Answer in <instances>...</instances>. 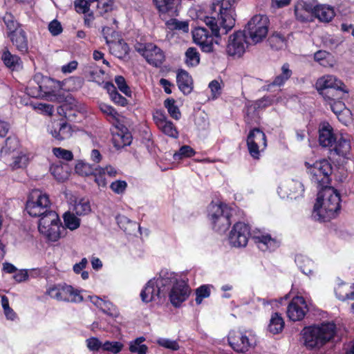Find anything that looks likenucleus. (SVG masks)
Segmentation results:
<instances>
[{
    "label": "nucleus",
    "mask_w": 354,
    "mask_h": 354,
    "mask_svg": "<svg viewBox=\"0 0 354 354\" xmlns=\"http://www.w3.org/2000/svg\"><path fill=\"white\" fill-rule=\"evenodd\" d=\"M240 0H212L210 15L203 21L210 29L196 26L192 30L193 41L203 53L214 52V44H218L221 34H227L235 26L236 6Z\"/></svg>",
    "instance_id": "obj_1"
},
{
    "label": "nucleus",
    "mask_w": 354,
    "mask_h": 354,
    "mask_svg": "<svg viewBox=\"0 0 354 354\" xmlns=\"http://www.w3.org/2000/svg\"><path fill=\"white\" fill-rule=\"evenodd\" d=\"M340 203V194L333 187L329 185L320 188L314 205L313 216L319 221L334 218L341 208Z\"/></svg>",
    "instance_id": "obj_2"
},
{
    "label": "nucleus",
    "mask_w": 354,
    "mask_h": 354,
    "mask_svg": "<svg viewBox=\"0 0 354 354\" xmlns=\"http://www.w3.org/2000/svg\"><path fill=\"white\" fill-rule=\"evenodd\" d=\"M337 327L333 322H323L302 330L304 345L308 351H318L335 337Z\"/></svg>",
    "instance_id": "obj_3"
},
{
    "label": "nucleus",
    "mask_w": 354,
    "mask_h": 354,
    "mask_svg": "<svg viewBox=\"0 0 354 354\" xmlns=\"http://www.w3.org/2000/svg\"><path fill=\"white\" fill-rule=\"evenodd\" d=\"M176 280L173 273L162 271L158 278L150 279L141 290L140 298L145 303L160 300L165 297L170 285Z\"/></svg>",
    "instance_id": "obj_4"
},
{
    "label": "nucleus",
    "mask_w": 354,
    "mask_h": 354,
    "mask_svg": "<svg viewBox=\"0 0 354 354\" xmlns=\"http://www.w3.org/2000/svg\"><path fill=\"white\" fill-rule=\"evenodd\" d=\"M6 27V35L12 45L21 54L28 52V39L23 25L10 12H6L3 17Z\"/></svg>",
    "instance_id": "obj_5"
},
{
    "label": "nucleus",
    "mask_w": 354,
    "mask_h": 354,
    "mask_svg": "<svg viewBox=\"0 0 354 354\" xmlns=\"http://www.w3.org/2000/svg\"><path fill=\"white\" fill-rule=\"evenodd\" d=\"M234 209L227 205L212 203L207 207V217L212 229L218 232H226L232 224Z\"/></svg>",
    "instance_id": "obj_6"
},
{
    "label": "nucleus",
    "mask_w": 354,
    "mask_h": 354,
    "mask_svg": "<svg viewBox=\"0 0 354 354\" xmlns=\"http://www.w3.org/2000/svg\"><path fill=\"white\" fill-rule=\"evenodd\" d=\"M270 21L266 15H256L253 16L245 26L242 32L253 44L262 41L268 35Z\"/></svg>",
    "instance_id": "obj_7"
},
{
    "label": "nucleus",
    "mask_w": 354,
    "mask_h": 354,
    "mask_svg": "<svg viewBox=\"0 0 354 354\" xmlns=\"http://www.w3.org/2000/svg\"><path fill=\"white\" fill-rule=\"evenodd\" d=\"M46 294L58 301L80 303L83 301L81 290L74 288L66 283L54 284L47 288Z\"/></svg>",
    "instance_id": "obj_8"
},
{
    "label": "nucleus",
    "mask_w": 354,
    "mask_h": 354,
    "mask_svg": "<svg viewBox=\"0 0 354 354\" xmlns=\"http://www.w3.org/2000/svg\"><path fill=\"white\" fill-rule=\"evenodd\" d=\"M310 179L319 189L328 187L331 183L333 166L326 159L316 161L309 169Z\"/></svg>",
    "instance_id": "obj_9"
},
{
    "label": "nucleus",
    "mask_w": 354,
    "mask_h": 354,
    "mask_svg": "<svg viewBox=\"0 0 354 354\" xmlns=\"http://www.w3.org/2000/svg\"><path fill=\"white\" fill-rule=\"evenodd\" d=\"M49 196L40 190L33 191L26 203V210L32 217H39L50 209Z\"/></svg>",
    "instance_id": "obj_10"
},
{
    "label": "nucleus",
    "mask_w": 354,
    "mask_h": 354,
    "mask_svg": "<svg viewBox=\"0 0 354 354\" xmlns=\"http://www.w3.org/2000/svg\"><path fill=\"white\" fill-rule=\"evenodd\" d=\"M136 50L149 64L154 67L160 68L165 61L164 51L153 43L138 44Z\"/></svg>",
    "instance_id": "obj_11"
},
{
    "label": "nucleus",
    "mask_w": 354,
    "mask_h": 354,
    "mask_svg": "<svg viewBox=\"0 0 354 354\" xmlns=\"http://www.w3.org/2000/svg\"><path fill=\"white\" fill-rule=\"evenodd\" d=\"M246 144L249 154L254 160H259L261 151L267 147V139L265 133L258 127L252 129L246 139Z\"/></svg>",
    "instance_id": "obj_12"
},
{
    "label": "nucleus",
    "mask_w": 354,
    "mask_h": 354,
    "mask_svg": "<svg viewBox=\"0 0 354 354\" xmlns=\"http://www.w3.org/2000/svg\"><path fill=\"white\" fill-rule=\"evenodd\" d=\"M248 37L245 32L242 30L235 31L229 37L228 44L226 47V52L229 56L233 57H241L245 51L248 46Z\"/></svg>",
    "instance_id": "obj_13"
},
{
    "label": "nucleus",
    "mask_w": 354,
    "mask_h": 354,
    "mask_svg": "<svg viewBox=\"0 0 354 354\" xmlns=\"http://www.w3.org/2000/svg\"><path fill=\"white\" fill-rule=\"evenodd\" d=\"M250 234V227L243 222H237L229 234V242L234 247H245Z\"/></svg>",
    "instance_id": "obj_14"
},
{
    "label": "nucleus",
    "mask_w": 354,
    "mask_h": 354,
    "mask_svg": "<svg viewBox=\"0 0 354 354\" xmlns=\"http://www.w3.org/2000/svg\"><path fill=\"white\" fill-rule=\"evenodd\" d=\"M191 293V288L184 280H176L169 292V297L171 304L178 308L187 299Z\"/></svg>",
    "instance_id": "obj_15"
},
{
    "label": "nucleus",
    "mask_w": 354,
    "mask_h": 354,
    "mask_svg": "<svg viewBox=\"0 0 354 354\" xmlns=\"http://www.w3.org/2000/svg\"><path fill=\"white\" fill-rule=\"evenodd\" d=\"M308 310L305 299L302 296H296L289 303L286 313L290 320L297 322L302 320Z\"/></svg>",
    "instance_id": "obj_16"
},
{
    "label": "nucleus",
    "mask_w": 354,
    "mask_h": 354,
    "mask_svg": "<svg viewBox=\"0 0 354 354\" xmlns=\"http://www.w3.org/2000/svg\"><path fill=\"white\" fill-rule=\"evenodd\" d=\"M162 19L178 16L181 0H153Z\"/></svg>",
    "instance_id": "obj_17"
},
{
    "label": "nucleus",
    "mask_w": 354,
    "mask_h": 354,
    "mask_svg": "<svg viewBox=\"0 0 354 354\" xmlns=\"http://www.w3.org/2000/svg\"><path fill=\"white\" fill-rule=\"evenodd\" d=\"M227 341L232 348L237 353H245L253 345L252 339L245 333L239 330L230 331Z\"/></svg>",
    "instance_id": "obj_18"
},
{
    "label": "nucleus",
    "mask_w": 354,
    "mask_h": 354,
    "mask_svg": "<svg viewBox=\"0 0 354 354\" xmlns=\"http://www.w3.org/2000/svg\"><path fill=\"white\" fill-rule=\"evenodd\" d=\"M109 31L115 32L111 28L109 27H104L102 29V32L106 39V44L109 46L110 53L118 58H123L129 54V47L127 42L123 39H120L117 41L111 40L108 36Z\"/></svg>",
    "instance_id": "obj_19"
},
{
    "label": "nucleus",
    "mask_w": 354,
    "mask_h": 354,
    "mask_svg": "<svg viewBox=\"0 0 354 354\" xmlns=\"http://www.w3.org/2000/svg\"><path fill=\"white\" fill-rule=\"evenodd\" d=\"M73 133L71 125L64 118L57 122H54L50 133L53 138L59 141H63L69 139Z\"/></svg>",
    "instance_id": "obj_20"
},
{
    "label": "nucleus",
    "mask_w": 354,
    "mask_h": 354,
    "mask_svg": "<svg viewBox=\"0 0 354 354\" xmlns=\"http://www.w3.org/2000/svg\"><path fill=\"white\" fill-rule=\"evenodd\" d=\"M318 141L320 146L331 148L337 138L333 127L328 122H321L318 128Z\"/></svg>",
    "instance_id": "obj_21"
},
{
    "label": "nucleus",
    "mask_w": 354,
    "mask_h": 354,
    "mask_svg": "<svg viewBox=\"0 0 354 354\" xmlns=\"http://www.w3.org/2000/svg\"><path fill=\"white\" fill-rule=\"evenodd\" d=\"M34 82L39 85L44 96H55L58 87V82L55 81L53 79L44 76L40 73L36 74L34 76Z\"/></svg>",
    "instance_id": "obj_22"
},
{
    "label": "nucleus",
    "mask_w": 354,
    "mask_h": 354,
    "mask_svg": "<svg viewBox=\"0 0 354 354\" xmlns=\"http://www.w3.org/2000/svg\"><path fill=\"white\" fill-rule=\"evenodd\" d=\"M351 141L348 138H344L342 135L337 136L330 148L331 153L344 158H349L351 155Z\"/></svg>",
    "instance_id": "obj_23"
},
{
    "label": "nucleus",
    "mask_w": 354,
    "mask_h": 354,
    "mask_svg": "<svg viewBox=\"0 0 354 354\" xmlns=\"http://www.w3.org/2000/svg\"><path fill=\"white\" fill-rule=\"evenodd\" d=\"M176 83L179 90L184 95L191 93L193 90V80L189 73L184 69H178L176 74Z\"/></svg>",
    "instance_id": "obj_24"
},
{
    "label": "nucleus",
    "mask_w": 354,
    "mask_h": 354,
    "mask_svg": "<svg viewBox=\"0 0 354 354\" xmlns=\"http://www.w3.org/2000/svg\"><path fill=\"white\" fill-rule=\"evenodd\" d=\"M1 59L4 65L12 71L17 69L22 64L21 57L17 55L12 54L7 47L3 49Z\"/></svg>",
    "instance_id": "obj_25"
},
{
    "label": "nucleus",
    "mask_w": 354,
    "mask_h": 354,
    "mask_svg": "<svg viewBox=\"0 0 354 354\" xmlns=\"http://www.w3.org/2000/svg\"><path fill=\"white\" fill-rule=\"evenodd\" d=\"M39 217L40 218L38 223V230L39 232H46V229L47 227L61 221L58 214L50 209Z\"/></svg>",
    "instance_id": "obj_26"
},
{
    "label": "nucleus",
    "mask_w": 354,
    "mask_h": 354,
    "mask_svg": "<svg viewBox=\"0 0 354 354\" xmlns=\"http://www.w3.org/2000/svg\"><path fill=\"white\" fill-rule=\"evenodd\" d=\"M337 84L342 86L344 85V83L342 80L334 75H325L318 78L316 82L315 86L317 91L319 93L320 91H325V89H328L333 86H337Z\"/></svg>",
    "instance_id": "obj_27"
},
{
    "label": "nucleus",
    "mask_w": 354,
    "mask_h": 354,
    "mask_svg": "<svg viewBox=\"0 0 354 354\" xmlns=\"http://www.w3.org/2000/svg\"><path fill=\"white\" fill-rule=\"evenodd\" d=\"M313 12L315 17L322 22L330 21L335 15L334 9L331 6L326 5L316 6Z\"/></svg>",
    "instance_id": "obj_28"
},
{
    "label": "nucleus",
    "mask_w": 354,
    "mask_h": 354,
    "mask_svg": "<svg viewBox=\"0 0 354 354\" xmlns=\"http://www.w3.org/2000/svg\"><path fill=\"white\" fill-rule=\"evenodd\" d=\"M253 239L259 248L263 251L273 250L279 246L277 240L272 238L268 234L254 236Z\"/></svg>",
    "instance_id": "obj_29"
},
{
    "label": "nucleus",
    "mask_w": 354,
    "mask_h": 354,
    "mask_svg": "<svg viewBox=\"0 0 354 354\" xmlns=\"http://www.w3.org/2000/svg\"><path fill=\"white\" fill-rule=\"evenodd\" d=\"M347 92L346 86L344 84V85L342 86L339 84H337V86H333L328 89H325V91H320L319 93L322 95L324 100L330 101L342 99L343 95Z\"/></svg>",
    "instance_id": "obj_30"
},
{
    "label": "nucleus",
    "mask_w": 354,
    "mask_h": 354,
    "mask_svg": "<svg viewBox=\"0 0 354 354\" xmlns=\"http://www.w3.org/2000/svg\"><path fill=\"white\" fill-rule=\"evenodd\" d=\"M295 261L299 269L305 274H313L315 268L314 262L308 257L299 254L295 256Z\"/></svg>",
    "instance_id": "obj_31"
},
{
    "label": "nucleus",
    "mask_w": 354,
    "mask_h": 354,
    "mask_svg": "<svg viewBox=\"0 0 354 354\" xmlns=\"http://www.w3.org/2000/svg\"><path fill=\"white\" fill-rule=\"evenodd\" d=\"M106 88L109 93L111 100L117 106H126L128 100L117 91L114 84L111 82L106 84Z\"/></svg>",
    "instance_id": "obj_32"
},
{
    "label": "nucleus",
    "mask_w": 354,
    "mask_h": 354,
    "mask_svg": "<svg viewBox=\"0 0 354 354\" xmlns=\"http://www.w3.org/2000/svg\"><path fill=\"white\" fill-rule=\"evenodd\" d=\"M116 221L120 228L128 234H133L136 229L139 227L136 222L132 221L124 215H118L116 217Z\"/></svg>",
    "instance_id": "obj_33"
},
{
    "label": "nucleus",
    "mask_w": 354,
    "mask_h": 354,
    "mask_svg": "<svg viewBox=\"0 0 354 354\" xmlns=\"http://www.w3.org/2000/svg\"><path fill=\"white\" fill-rule=\"evenodd\" d=\"M292 75V71L290 69L289 64L285 63L281 66V73L277 75L269 85L272 86H283Z\"/></svg>",
    "instance_id": "obj_34"
},
{
    "label": "nucleus",
    "mask_w": 354,
    "mask_h": 354,
    "mask_svg": "<svg viewBox=\"0 0 354 354\" xmlns=\"http://www.w3.org/2000/svg\"><path fill=\"white\" fill-rule=\"evenodd\" d=\"M284 326L285 322L281 315L274 313L271 316L268 329L271 333L276 335L282 332Z\"/></svg>",
    "instance_id": "obj_35"
},
{
    "label": "nucleus",
    "mask_w": 354,
    "mask_h": 354,
    "mask_svg": "<svg viewBox=\"0 0 354 354\" xmlns=\"http://www.w3.org/2000/svg\"><path fill=\"white\" fill-rule=\"evenodd\" d=\"M94 165L89 164L84 160H80L75 166V171L81 176H89L94 174L96 167Z\"/></svg>",
    "instance_id": "obj_36"
},
{
    "label": "nucleus",
    "mask_w": 354,
    "mask_h": 354,
    "mask_svg": "<svg viewBox=\"0 0 354 354\" xmlns=\"http://www.w3.org/2000/svg\"><path fill=\"white\" fill-rule=\"evenodd\" d=\"M287 189L288 190V197L291 199H297L304 192V187L303 184L295 180H291L287 184Z\"/></svg>",
    "instance_id": "obj_37"
},
{
    "label": "nucleus",
    "mask_w": 354,
    "mask_h": 354,
    "mask_svg": "<svg viewBox=\"0 0 354 354\" xmlns=\"http://www.w3.org/2000/svg\"><path fill=\"white\" fill-rule=\"evenodd\" d=\"M268 42L272 49L279 50L286 46L287 39L283 34L274 32L268 37Z\"/></svg>",
    "instance_id": "obj_38"
},
{
    "label": "nucleus",
    "mask_w": 354,
    "mask_h": 354,
    "mask_svg": "<svg viewBox=\"0 0 354 354\" xmlns=\"http://www.w3.org/2000/svg\"><path fill=\"white\" fill-rule=\"evenodd\" d=\"M185 63L189 67H195L200 63V54L194 47H189L185 54Z\"/></svg>",
    "instance_id": "obj_39"
},
{
    "label": "nucleus",
    "mask_w": 354,
    "mask_h": 354,
    "mask_svg": "<svg viewBox=\"0 0 354 354\" xmlns=\"http://www.w3.org/2000/svg\"><path fill=\"white\" fill-rule=\"evenodd\" d=\"M20 146L18 138L15 136H10L5 140V145L1 147V152L9 154L15 151Z\"/></svg>",
    "instance_id": "obj_40"
},
{
    "label": "nucleus",
    "mask_w": 354,
    "mask_h": 354,
    "mask_svg": "<svg viewBox=\"0 0 354 354\" xmlns=\"http://www.w3.org/2000/svg\"><path fill=\"white\" fill-rule=\"evenodd\" d=\"M62 227L61 221L47 227L45 232H40L48 241H56L60 238V227Z\"/></svg>",
    "instance_id": "obj_41"
},
{
    "label": "nucleus",
    "mask_w": 354,
    "mask_h": 354,
    "mask_svg": "<svg viewBox=\"0 0 354 354\" xmlns=\"http://www.w3.org/2000/svg\"><path fill=\"white\" fill-rule=\"evenodd\" d=\"M166 27L170 30H182L183 32H189V23L187 21H178L174 17L167 20L165 22Z\"/></svg>",
    "instance_id": "obj_42"
},
{
    "label": "nucleus",
    "mask_w": 354,
    "mask_h": 354,
    "mask_svg": "<svg viewBox=\"0 0 354 354\" xmlns=\"http://www.w3.org/2000/svg\"><path fill=\"white\" fill-rule=\"evenodd\" d=\"M74 211L78 216L88 214L91 212V207L88 199L82 198L77 201L74 206Z\"/></svg>",
    "instance_id": "obj_43"
},
{
    "label": "nucleus",
    "mask_w": 354,
    "mask_h": 354,
    "mask_svg": "<svg viewBox=\"0 0 354 354\" xmlns=\"http://www.w3.org/2000/svg\"><path fill=\"white\" fill-rule=\"evenodd\" d=\"M259 118V110L257 109L254 104L252 102L246 105L244 116L245 122L248 124H251L253 121L257 122Z\"/></svg>",
    "instance_id": "obj_44"
},
{
    "label": "nucleus",
    "mask_w": 354,
    "mask_h": 354,
    "mask_svg": "<svg viewBox=\"0 0 354 354\" xmlns=\"http://www.w3.org/2000/svg\"><path fill=\"white\" fill-rule=\"evenodd\" d=\"M145 341L144 337H137L130 343L129 351L133 353L146 354L148 347L145 344H142Z\"/></svg>",
    "instance_id": "obj_45"
},
{
    "label": "nucleus",
    "mask_w": 354,
    "mask_h": 354,
    "mask_svg": "<svg viewBox=\"0 0 354 354\" xmlns=\"http://www.w3.org/2000/svg\"><path fill=\"white\" fill-rule=\"evenodd\" d=\"M175 103L176 101L174 99L167 98L164 102V106L167 109L169 114L172 118L179 120L181 117V113Z\"/></svg>",
    "instance_id": "obj_46"
},
{
    "label": "nucleus",
    "mask_w": 354,
    "mask_h": 354,
    "mask_svg": "<svg viewBox=\"0 0 354 354\" xmlns=\"http://www.w3.org/2000/svg\"><path fill=\"white\" fill-rule=\"evenodd\" d=\"M159 129L164 134L170 138H178V131L174 124L170 120H167Z\"/></svg>",
    "instance_id": "obj_47"
},
{
    "label": "nucleus",
    "mask_w": 354,
    "mask_h": 354,
    "mask_svg": "<svg viewBox=\"0 0 354 354\" xmlns=\"http://www.w3.org/2000/svg\"><path fill=\"white\" fill-rule=\"evenodd\" d=\"M51 174L59 182H64L68 179L69 174L62 165H53L50 167Z\"/></svg>",
    "instance_id": "obj_48"
},
{
    "label": "nucleus",
    "mask_w": 354,
    "mask_h": 354,
    "mask_svg": "<svg viewBox=\"0 0 354 354\" xmlns=\"http://www.w3.org/2000/svg\"><path fill=\"white\" fill-rule=\"evenodd\" d=\"M64 221L66 227L71 230H76L80 225V218L71 212H66L64 214Z\"/></svg>",
    "instance_id": "obj_49"
},
{
    "label": "nucleus",
    "mask_w": 354,
    "mask_h": 354,
    "mask_svg": "<svg viewBox=\"0 0 354 354\" xmlns=\"http://www.w3.org/2000/svg\"><path fill=\"white\" fill-rule=\"evenodd\" d=\"M100 310L108 316L116 318L119 316L120 313L115 305L109 301H105Z\"/></svg>",
    "instance_id": "obj_50"
},
{
    "label": "nucleus",
    "mask_w": 354,
    "mask_h": 354,
    "mask_svg": "<svg viewBox=\"0 0 354 354\" xmlns=\"http://www.w3.org/2000/svg\"><path fill=\"white\" fill-rule=\"evenodd\" d=\"M113 0H99L97 4V10L101 16H104L113 10Z\"/></svg>",
    "instance_id": "obj_51"
},
{
    "label": "nucleus",
    "mask_w": 354,
    "mask_h": 354,
    "mask_svg": "<svg viewBox=\"0 0 354 354\" xmlns=\"http://www.w3.org/2000/svg\"><path fill=\"white\" fill-rule=\"evenodd\" d=\"M123 346V344L120 342L106 341L102 344V351L117 354L122 351Z\"/></svg>",
    "instance_id": "obj_52"
},
{
    "label": "nucleus",
    "mask_w": 354,
    "mask_h": 354,
    "mask_svg": "<svg viewBox=\"0 0 354 354\" xmlns=\"http://www.w3.org/2000/svg\"><path fill=\"white\" fill-rule=\"evenodd\" d=\"M210 289L207 285H202L196 290V303L199 305L202 303L203 299L207 298L210 295Z\"/></svg>",
    "instance_id": "obj_53"
},
{
    "label": "nucleus",
    "mask_w": 354,
    "mask_h": 354,
    "mask_svg": "<svg viewBox=\"0 0 354 354\" xmlns=\"http://www.w3.org/2000/svg\"><path fill=\"white\" fill-rule=\"evenodd\" d=\"M105 175L106 174H104L103 167L97 166L96 167L95 171H94V174H93L92 176H94V180L99 187H106L107 182L105 178Z\"/></svg>",
    "instance_id": "obj_54"
},
{
    "label": "nucleus",
    "mask_w": 354,
    "mask_h": 354,
    "mask_svg": "<svg viewBox=\"0 0 354 354\" xmlns=\"http://www.w3.org/2000/svg\"><path fill=\"white\" fill-rule=\"evenodd\" d=\"M26 93L32 97H44V94L39 88V85L34 82V78L29 82L28 86L26 88Z\"/></svg>",
    "instance_id": "obj_55"
},
{
    "label": "nucleus",
    "mask_w": 354,
    "mask_h": 354,
    "mask_svg": "<svg viewBox=\"0 0 354 354\" xmlns=\"http://www.w3.org/2000/svg\"><path fill=\"white\" fill-rule=\"evenodd\" d=\"M53 154L58 158H62L66 161L73 159V153L71 151L62 149L61 147H55L53 149Z\"/></svg>",
    "instance_id": "obj_56"
},
{
    "label": "nucleus",
    "mask_w": 354,
    "mask_h": 354,
    "mask_svg": "<svg viewBox=\"0 0 354 354\" xmlns=\"http://www.w3.org/2000/svg\"><path fill=\"white\" fill-rule=\"evenodd\" d=\"M115 82L119 90L127 96H131V91L127 85L124 77L122 75H118L115 77Z\"/></svg>",
    "instance_id": "obj_57"
},
{
    "label": "nucleus",
    "mask_w": 354,
    "mask_h": 354,
    "mask_svg": "<svg viewBox=\"0 0 354 354\" xmlns=\"http://www.w3.org/2000/svg\"><path fill=\"white\" fill-rule=\"evenodd\" d=\"M100 109L103 113L106 114L113 120L118 122L119 114L115 109H114L113 106L104 103H102L100 104Z\"/></svg>",
    "instance_id": "obj_58"
},
{
    "label": "nucleus",
    "mask_w": 354,
    "mask_h": 354,
    "mask_svg": "<svg viewBox=\"0 0 354 354\" xmlns=\"http://www.w3.org/2000/svg\"><path fill=\"white\" fill-rule=\"evenodd\" d=\"M127 188V183L125 180H118L112 182L110 185V189L117 194H122Z\"/></svg>",
    "instance_id": "obj_59"
},
{
    "label": "nucleus",
    "mask_w": 354,
    "mask_h": 354,
    "mask_svg": "<svg viewBox=\"0 0 354 354\" xmlns=\"http://www.w3.org/2000/svg\"><path fill=\"white\" fill-rule=\"evenodd\" d=\"M332 111L339 118L343 111L346 110L345 104L340 100L328 101Z\"/></svg>",
    "instance_id": "obj_60"
},
{
    "label": "nucleus",
    "mask_w": 354,
    "mask_h": 354,
    "mask_svg": "<svg viewBox=\"0 0 354 354\" xmlns=\"http://www.w3.org/2000/svg\"><path fill=\"white\" fill-rule=\"evenodd\" d=\"M157 343L159 346L171 351H178L180 348L177 341L169 339L160 338Z\"/></svg>",
    "instance_id": "obj_61"
},
{
    "label": "nucleus",
    "mask_w": 354,
    "mask_h": 354,
    "mask_svg": "<svg viewBox=\"0 0 354 354\" xmlns=\"http://www.w3.org/2000/svg\"><path fill=\"white\" fill-rule=\"evenodd\" d=\"M195 154L196 151L192 147L189 145H183L180 148L178 152L174 154V158L175 159H176V156H178L180 159L183 158H191Z\"/></svg>",
    "instance_id": "obj_62"
},
{
    "label": "nucleus",
    "mask_w": 354,
    "mask_h": 354,
    "mask_svg": "<svg viewBox=\"0 0 354 354\" xmlns=\"http://www.w3.org/2000/svg\"><path fill=\"white\" fill-rule=\"evenodd\" d=\"M118 137L120 138V139L121 140V142L116 143V142H118L117 137H115L113 140L115 142V146L116 147L120 148L124 146L129 145L131 143L132 136L129 132H122L121 135L118 133Z\"/></svg>",
    "instance_id": "obj_63"
},
{
    "label": "nucleus",
    "mask_w": 354,
    "mask_h": 354,
    "mask_svg": "<svg viewBox=\"0 0 354 354\" xmlns=\"http://www.w3.org/2000/svg\"><path fill=\"white\" fill-rule=\"evenodd\" d=\"M351 290L349 292L342 294L340 291V288L335 290L336 297L342 301H345L346 300H354V283L351 286Z\"/></svg>",
    "instance_id": "obj_64"
}]
</instances>
